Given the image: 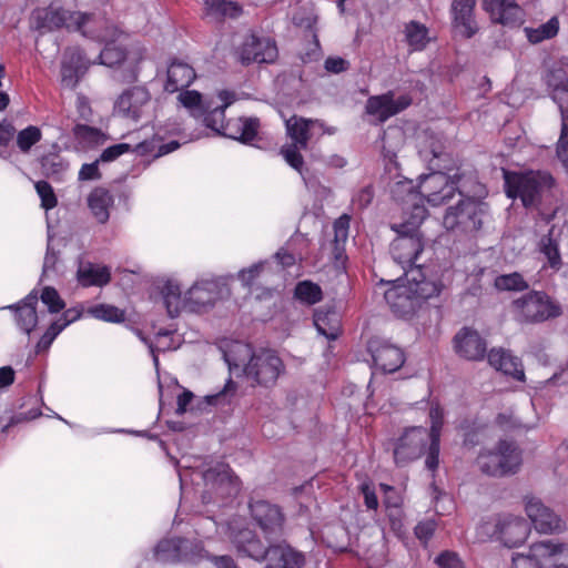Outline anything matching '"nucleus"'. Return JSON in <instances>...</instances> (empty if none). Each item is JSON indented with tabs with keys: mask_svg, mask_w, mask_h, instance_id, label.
Wrapping results in <instances>:
<instances>
[{
	"mask_svg": "<svg viewBox=\"0 0 568 568\" xmlns=\"http://www.w3.org/2000/svg\"><path fill=\"white\" fill-rule=\"evenodd\" d=\"M525 511L539 532L552 534L562 528L561 518L534 496L525 497Z\"/></svg>",
	"mask_w": 568,
	"mask_h": 568,
	"instance_id": "obj_19",
	"label": "nucleus"
},
{
	"mask_svg": "<svg viewBox=\"0 0 568 568\" xmlns=\"http://www.w3.org/2000/svg\"><path fill=\"white\" fill-rule=\"evenodd\" d=\"M440 438H428L425 448V466L428 470L435 473L439 466Z\"/></svg>",
	"mask_w": 568,
	"mask_h": 568,
	"instance_id": "obj_52",
	"label": "nucleus"
},
{
	"mask_svg": "<svg viewBox=\"0 0 568 568\" xmlns=\"http://www.w3.org/2000/svg\"><path fill=\"white\" fill-rule=\"evenodd\" d=\"M456 354L471 362L483 361L487 356V342L474 328L463 327L453 339Z\"/></svg>",
	"mask_w": 568,
	"mask_h": 568,
	"instance_id": "obj_18",
	"label": "nucleus"
},
{
	"mask_svg": "<svg viewBox=\"0 0 568 568\" xmlns=\"http://www.w3.org/2000/svg\"><path fill=\"white\" fill-rule=\"evenodd\" d=\"M427 282H415L413 285L393 284L385 294L384 298L389 305L392 312L398 317L413 315L420 300H428L439 294V290L432 284L430 291H427Z\"/></svg>",
	"mask_w": 568,
	"mask_h": 568,
	"instance_id": "obj_7",
	"label": "nucleus"
},
{
	"mask_svg": "<svg viewBox=\"0 0 568 568\" xmlns=\"http://www.w3.org/2000/svg\"><path fill=\"white\" fill-rule=\"evenodd\" d=\"M265 267L264 262H258L253 265H251L248 268H244L239 272V280L242 282V284L246 287H252L255 285L257 278L261 276V273L263 272Z\"/></svg>",
	"mask_w": 568,
	"mask_h": 568,
	"instance_id": "obj_54",
	"label": "nucleus"
},
{
	"mask_svg": "<svg viewBox=\"0 0 568 568\" xmlns=\"http://www.w3.org/2000/svg\"><path fill=\"white\" fill-rule=\"evenodd\" d=\"M428 443L427 428L412 426L404 429L393 445L394 463L397 467H405L418 459L425 453Z\"/></svg>",
	"mask_w": 568,
	"mask_h": 568,
	"instance_id": "obj_11",
	"label": "nucleus"
},
{
	"mask_svg": "<svg viewBox=\"0 0 568 568\" xmlns=\"http://www.w3.org/2000/svg\"><path fill=\"white\" fill-rule=\"evenodd\" d=\"M559 30V21L556 17L549 19L546 23L536 29H526L527 38L531 43H539L544 40L554 38Z\"/></svg>",
	"mask_w": 568,
	"mask_h": 568,
	"instance_id": "obj_42",
	"label": "nucleus"
},
{
	"mask_svg": "<svg viewBox=\"0 0 568 568\" xmlns=\"http://www.w3.org/2000/svg\"><path fill=\"white\" fill-rule=\"evenodd\" d=\"M70 324L69 320L65 318H58L54 322L51 323V325L45 331L44 335L42 336L41 341L51 344V342Z\"/></svg>",
	"mask_w": 568,
	"mask_h": 568,
	"instance_id": "obj_61",
	"label": "nucleus"
},
{
	"mask_svg": "<svg viewBox=\"0 0 568 568\" xmlns=\"http://www.w3.org/2000/svg\"><path fill=\"white\" fill-rule=\"evenodd\" d=\"M488 363L496 371L510 376L518 382H525V372L521 359L505 348H491L487 354Z\"/></svg>",
	"mask_w": 568,
	"mask_h": 568,
	"instance_id": "obj_27",
	"label": "nucleus"
},
{
	"mask_svg": "<svg viewBox=\"0 0 568 568\" xmlns=\"http://www.w3.org/2000/svg\"><path fill=\"white\" fill-rule=\"evenodd\" d=\"M231 369L243 368L245 377L254 385L272 387L285 365L277 353L270 348L253 349L251 344L236 343L225 355Z\"/></svg>",
	"mask_w": 568,
	"mask_h": 568,
	"instance_id": "obj_1",
	"label": "nucleus"
},
{
	"mask_svg": "<svg viewBox=\"0 0 568 568\" xmlns=\"http://www.w3.org/2000/svg\"><path fill=\"white\" fill-rule=\"evenodd\" d=\"M231 541L237 554L256 561L267 560L266 568H302L304 556L285 542L264 545L257 534L245 527L232 530Z\"/></svg>",
	"mask_w": 568,
	"mask_h": 568,
	"instance_id": "obj_2",
	"label": "nucleus"
},
{
	"mask_svg": "<svg viewBox=\"0 0 568 568\" xmlns=\"http://www.w3.org/2000/svg\"><path fill=\"white\" fill-rule=\"evenodd\" d=\"M182 562H199L209 559L210 555L204 549L202 541L182 538Z\"/></svg>",
	"mask_w": 568,
	"mask_h": 568,
	"instance_id": "obj_41",
	"label": "nucleus"
},
{
	"mask_svg": "<svg viewBox=\"0 0 568 568\" xmlns=\"http://www.w3.org/2000/svg\"><path fill=\"white\" fill-rule=\"evenodd\" d=\"M91 314L98 320L110 323H121L125 320V312L110 304H99L92 307Z\"/></svg>",
	"mask_w": 568,
	"mask_h": 568,
	"instance_id": "obj_45",
	"label": "nucleus"
},
{
	"mask_svg": "<svg viewBox=\"0 0 568 568\" xmlns=\"http://www.w3.org/2000/svg\"><path fill=\"white\" fill-rule=\"evenodd\" d=\"M204 114V124L213 134L207 138L223 136L239 142H252L258 136L260 120L240 116L224 123L225 110L220 106L209 109Z\"/></svg>",
	"mask_w": 568,
	"mask_h": 568,
	"instance_id": "obj_6",
	"label": "nucleus"
},
{
	"mask_svg": "<svg viewBox=\"0 0 568 568\" xmlns=\"http://www.w3.org/2000/svg\"><path fill=\"white\" fill-rule=\"evenodd\" d=\"M531 551L542 558V568H568V544L540 541L532 545Z\"/></svg>",
	"mask_w": 568,
	"mask_h": 568,
	"instance_id": "obj_28",
	"label": "nucleus"
},
{
	"mask_svg": "<svg viewBox=\"0 0 568 568\" xmlns=\"http://www.w3.org/2000/svg\"><path fill=\"white\" fill-rule=\"evenodd\" d=\"M539 251L545 255L548 266L555 272L559 271L562 266V260L559 251V244L551 236V231L544 235L539 243Z\"/></svg>",
	"mask_w": 568,
	"mask_h": 568,
	"instance_id": "obj_38",
	"label": "nucleus"
},
{
	"mask_svg": "<svg viewBox=\"0 0 568 568\" xmlns=\"http://www.w3.org/2000/svg\"><path fill=\"white\" fill-rule=\"evenodd\" d=\"M542 80L551 90L552 100L558 104L561 114V132L557 142H568V78L566 71L556 64L548 65Z\"/></svg>",
	"mask_w": 568,
	"mask_h": 568,
	"instance_id": "obj_13",
	"label": "nucleus"
},
{
	"mask_svg": "<svg viewBox=\"0 0 568 568\" xmlns=\"http://www.w3.org/2000/svg\"><path fill=\"white\" fill-rule=\"evenodd\" d=\"M151 94L145 87L136 85L122 92L115 110L126 119L139 121L150 115Z\"/></svg>",
	"mask_w": 568,
	"mask_h": 568,
	"instance_id": "obj_15",
	"label": "nucleus"
},
{
	"mask_svg": "<svg viewBox=\"0 0 568 568\" xmlns=\"http://www.w3.org/2000/svg\"><path fill=\"white\" fill-rule=\"evenodd\" d=\"M179 101L187 109L199 111L200 113L206 112L211 109L212 103L204 101L203 97L197 91H183L179 94Z\"/></svg>",
	"mask_w": 568,
	"mask_h": 568,
	"instance_id": "obj_47",
	"label": "nucleus"
},
{
	"mask_svg": "<svg viewBox=\"0 0 568 568\" xmlns=\"http://www.w3.org/2000/svg\"><path fill=\"white\" fill-rule=\"evenodd\" d=\"M480 470L494 477L515 474L521 464L520 450L514 442L499 440L495 449L483 452L477 458Z\"/></svg>",
	"mask_w": 568,
	"mask_h": 568,
	"instance_id": "obj_9",
	"label": "nucleus"
},
{
	"mask_svg": "<svg viewBox=\"0 0 568 568\" xmlns=\"http://www.w3.org/2000/svg\"><path fill=\"white\" fill-rule=\"evenodd\" d=\"M281 154L293 169L298 172L302 171L304 160L298 149V144H283Z\"/></svg>",
	"mask_w": 568,
	"mask_h": 568,
	"instance_id": "obj_53",
	"label": "nucleus"
},
{
	"mask_svg": "<svg viewBox=\"0 0 568 568\" xmlns=\"http://www.w3.org/2000/svg\"><path fill=\"white\" fill-rule=\"evenodd\" d=\"M494 286L498 291L508 292H524L529 288L528 282L518 272L496 276Z\"/></svg>",
	"mask_w": 568,
	"mask_h": 568,
	"instance_id": "obj_39",
	"label": "nucleus"
},
{
	"mask_svg": "<svg viewBox=\"0 0 568 568\" xmlns=\"http://www.w3.org/2000/svg\"><path fill=\"white\" fill-rule=\"evenodd\" d=\"M204 3L211 14L219 17L236 18L242 13V8L237 2L229 0H204Z\"/></svg>",
	"mask_w": 568,
	"mask_h": 568,
	"instance_id": "obj_43",
	"label": "nucleus"
},
{
	"mask_svg": "<svg viewBox=\"0 0 568 568\" xmlns=\"http://www.w3.org/2000/svg\"><path fill=\"white\" fill-rule=\"evenodd\" d=\"M483 8L494 23L516 27L521 22V9L515 0H484Z\"/></svg>",
	"mask_w": 568,
	"mask_h": 568,
	"instance_id": "obj_26",
	"label": "nucleus"
},
{
	"mask_svg": "<svg viewBox=\"0 0 568 568\" xmlns=\"http://www.w3.org/2000/svg\"><path fill=\"white\" fill-rule=\"evenodd\" d=\"M247 507L252 523L260 528L268 542L278 540L284 535L286 516L280 505L252 496Z\"/></svg>",
	"mask_w": 568,
	"mask_h": 568,
	"instance_id": "obj_8",
	"label": "nucleus"
},
{
	"mask_svg": "<svg viewBox=\"0 0 568 568\" xmlns=\"http://www.w3.org/2000/svg\"><path fill=\"white\" fill-rule=\"evenodd\" d=\"M240 57L243 64L271 63L277 57V47L271 38L250 34L242 44Z\"/></svg>",
	"mask_w": 568,
	"mask_h": 568,
	"instance_id": "obj_20",
	"label": "nucleus"
},
{
	"mask_svg": "<svg viewBox=\"0 0 568 568\" xmlns=\"http://www.w3.org/2000/svg\"><path fill=\"white\" fill-rule=\"evenodd\" d=\"M39 296L36 291L29 293L21 303L10 306L14 310L17 325L24 332L30 333L38 323L37 304Z\"/></svg>",
	"mask_w": 568,
	"mask_h": 568,
	"instance_id": "obj_30",
	"label": "nucleus"
},
{
	"mask_svg": "<svg viewBox=\"0 0 568 568\" xmlns=\"http://www.w3.org/2000/svg\"><path fill=\"white\" fill-rule=\"evenodd\" d=\"M367 352L374 367L384 374L397 372L406 361L405 353L399 346L381 337H372L367 342Z\"/></svg>",
	"mask_w": 568,
	"mask_h": 568,
	"instance_id": "obj_14",
	"label": "nucleus"
},
{
	"mask_svg": "<svg viewBox=\"0 0 568 568\" xmlns=\"http://www.w3.org/2000/svg\"><path fill=\"white\" fill-rule=\"evenodd\" d=\"M486 215V204L474 197L459 200L456 206H449L443 219V225L448 231L473 233L483 225Z\"/></svg>",
	"mask_w": 568,
	"mask_h": 568,
	"instance_id": "obj_10",
	"label": "nucleus"
},
{
	"mask_svg": "<svg viewBox=\"0 0 568 568\" xmlns=\"http://www.w3.org/2000/svg\"><path fill=\"white\" fill-rule=\"evenodd\" d=\"M74 138L82 142H103L109 139H114L100 129L87 124H77L73 128Z\"/></svg>",
	"mask_w": 568,
	"mask_h": 568,
	"instance_id": "obj_46",
	"label": "nucleus"
},
{
	"mask_svg": "<svg viewBox=\"0 0 568 568\" xmlns=\"http://www.w3.org/2000/svg\"><path fill=\"white\" fill-rule=\"evenodd\" d=\"M36 191L41 200V207L45 211L52 210L58 205V199L51 184L47 181H38L34 184Z\"/></svg>",
	"mask_w": 568,
	"mask_h": 568,
	"instance_id": "obj_49",
	"label": "nucleus"
},
{
	"mask_svg": "<svg viewBox=\"0 0 568 568\" xmlns=\"http://www.w3.org/2000/svg\"><path fill=\"white\" fill-rule=\"evenodd\" d=\"M539 555H521L516 554L513 556V568H542L541 562L537 559Z\"/></svg>",
	"mask_w": 568,
	"mask_h": 568,
	"instance_id": "obj_58",
	"label": "nucleus"
},
{
	"mask_svg": "<svg viewBox=\"0 0 568 568\" xmlns=\"http://www.w3.org/2000/svg\"><path fill=\"white\" fill-rule=\"evenodd\" d=\"M194 79L195 72L191 65L173 61L168 68L164 89L170 93H174L187 88Z\"/></svg>",
	"mask_w": 568,
	"mask_h": 568,
	"instance_id": "obj_32",
	"label": "nucleus"
},
{
	"mask_svg": "<svg viewBox=\"0 0 568 568\" xmlns=\"http://www.w3.org/2000/svg\"><path fill=\"white\" fill-rule=\"evenodd\" d=\"M426 207H415L413 215L404 217L400 223H392L390 229L397 237L390 244V254L404 271L412 267L424 250L423 234L419 227L427 217Z\"/></svg>",
	"mask_w": 568,
	"mask_h": 568,
	"instance_id": "obj_3",
	"label": "nucleus"
},
{
	"mask_svg": "<svg viewBox=\"0 0 568 568\" xmlns=\"http://www.w3.org/2000/svg\"><path fill=\"white\" fill-rule=\"evenodd\" d=\"M529 524L521 517L505 516L496 524L497 538L508 548L524 544L529 535Z\"/></svg>",
	"mask_w": 568,
	"mask_h": 568,
	"instance_id": "obj_22",
	"label": "nucleus"
},
{
	"mask_svg": "<svg viewBox=\"0 0 568 568\" xmlns=\"http://www.w3.org/2000/svg\"><path fill=\"white\" fill-rule=\"evenodd\" d=\"M111 278L110 267L99 266L91 262L81 264L77 271V280L83 287H102L108 285Z\"/></svg>",
	"mask_w": 568,
	"mask_h": 568,
	"instance_id": "obj_33",
	"label": "nucleus"
},
{
	"mask_svg": "<svg viewBox=\"0 0 568 568\" xmlns=\"http://www.w3.org/2000/svg\"><path fill=\"white\" fill-rule=\"evenodd\" d=\"M390 196L394 202L403 206V219L413 215L415 207H425L419 192V186L413 180L402 179L389 186Z\"/></svg>",
	"mask_w": 568,
	"mask_h": 568,
	"instance_id": "obj_24",
	"label": "nucleus"
},
{
	"mask_svg": "<svg viewBox=\"0 0 568 568\" xmlns=\"http://www.w3.org/2000/svg\"><path fill=\"white\" fill-rule=\"evenodd\" d=\"M41 138V130L30 125L18 133L16 142H39Z\"/></svg>",
	"mask_w": 568,
	"mask_h": 568,
	"instance_id": "obj_64",
	"label": "nucleus"
},
{
	"mask_svg": "<svg viewBox=\"0 0 568 568\" xmlns=\"http://www.w3.org/2000/svg\"><path fill=\"white\" fill-rule=\"evenodd\" d=\"M422 200L434 206L447 203L457 192V183L443 172H433L419 185Z\"/></svg>",
	"mask_w": 568,
	"mask_h": 568,
	"instance_id": "obj_17",
	"label": "nucleus"
},
{
	"mask_svg": "<svg viewBox=\"0 0 568 568\" xmlns=\"http://www.w3.org/2000/svg\"><path fill=\"white\" fill-rule=\"evenodd\" d=\"M125 55L126 53L124 49L111 43L105 45V48L100 52L99 59L101 64L113 67L124 61Z\"/></svg>",
	"mask_w": 568,
	"mask_h": 568,
	"instance_id": "obj_50",
	"label": "nucleus"
},
{
	"mask_svg": "<svg viewBox=\"0 0 568 568\" xmlns=\"http://www.w3.org/2000/svg\"><path fill=\"white\" fill-rule=\"evenodd\" d=\"M222 287L215 281H201L193 284L185 293L183 307L191 312H200L206 306H212L222 297Z\"/></svg>",
	"mask_w": 568,
	"mask_h": 568,
	"instance_id": "obj_21",
	"label": "nucleus"
},
{
	"mask_svg": "<svg viewBox=\"0 0 568 568\" xmlns=\"http://www.w3.org/2000/svg\"><path fill=\"white\" fill-rule=\"evenodd\" d=\"M476 2L477 0H453L450 4L453 26L466 39L473 38L478 32L475 20Z\"/></svg>",
	"mask_w": 568,
	"mask_h": 568,
	"instance_id": "obj_25",
	"label": "nucleus"
},
{
	"mask_svg": "<svg viewBox=\"0 0 568 568\" xmlns=\"http://www.w3.org/2000/svg\"><path fill=\"white\" fill-rule=\"evenodd\" d=\"M510 308L519 324L536 325L556 320L562 315L560 303L545 291L531 290L515 298Z\"/></svg>",
	"mask_w": 568,
	"mask_h": 568,
	"instance_id": "obj_5",
	"label": "nucleus"
},
{
	"mask_svg": "<svg viewBox=\"0 0 568 568\" xmlns=\"http://www.w3.org/2000/svg\"><path fill=\"white\" fill-rule=\"evenodd\" d=\"M181 287L179 284L168 281L162 287V296L168 315L171 318L178 317L183 306L181 298Z\"/></svg>",
	"mask_w": 568,
	"mask_h": 568,
	"instance_id": "obj_36",
	"label": "nucleus"
},
{
	"mask_svg": "<svg viewBox=\"0 0 568 568\" xmlns=\"http://www.w3.org/2000/svg\"><path fill=\"white\" fill-rule=\"evenodd\" d=\"M430 427L427 429L428 438H440L444 426V409L439 404L432 405L429 408Z\"/></svg>",
	"mask_w": 568,
	"mask_h": 568,
	"instance_id": "obj_51",
	"label": "nucleus"
},
{
	"mask_svg": "<svg viewBox=\"0 0 568 568\" xmlns=\"http://www.w3.org/2000/svg\"><path fill=\"white\" fill-rule=\"evenodd\" d=\"M359 490L364 497V504L369 510H377L378 508V498L375 491L374 486L371 483H363L359 486Z\"/></svg>",
	"mask_w": 568,
	"mask_h": 568,
	"instance_id": "obj_59",
	"label": "nucleus"
},
{
	"mask_svg": "<svg viewBox=\"0 0 568 568\" xmlns=\"http://www.w3.org/2000/svg\"><path fill=\"white\" fill-rule=\"evenodd\" d=\"M114 204L112 193L103 187L95 186L87 197V205L99 224H106L110 219V209Z\"/></svg>",
	"mask_w": 568,
	"mask_h": 568,
	"instance_id": "obj_29",
	"label": "nucleus"
},
{
	"mask_svg": "<svg viewBox=\"0 0 568 568\" xmlns=\"http://www.w3.org/2000/svg\"><path fill=\"white\" fill-rule=\"evenodd\" d=\"M462 429H464V445L467 447H475L480 443L481 433L484 429L483 425H478L476 423L463 424Z\"/></svg>",
	"mask_w": 568,
	"mask_h": 568,
	"instance_id": "obj_56",
	"label": "nucleus"
},
{
	"mask_svg": "<svg viewBox=\"0 0 568 568\" xmlns=\"http://www.w3.org/2000/svg\"><path fill=\"white\" fill-rule=\"evenodd\" d=\"M182 537L160 540L154 548V558L161 564L182 562Z\"/></svg>",
	"mask_w": 568,
	"mask_h": 568,
	"instance_id": "obj_35",
	"label": "nucleus"
},
{
	"mask_svg": "<svg viewBox=\"0 0 568 568\" xmlns=\"http://www.w3.org/2000/svg\"><path fill=\"white\" fill-rule=\"evenodd\" d=\"M294 296L302 303L314 305L322 300L323 292L320 285L311 281H302L296 284Z\"/></svg>",
	"mask_w": 568,
	"mask_h": 568,
	"instance_id": "obj_40",
	"label": "nucleus"
},
{
	"mask_svg": "<svg viewBox=\"0 0 568 568\" xmlns=\"http://www.w3.org/2000/svg\"><path fill=\"white\" fill-rule=\"evenodd\" d=\"M336 129L334 126H327L318 120H308V140L321 139L323 134H334Z\"/></svg>",
	"mask_w": 568,
	"mask_h": 568,
	"instance_id": "obj_60",
	"label": "nucleus"
},
{
	"mask_svg": "<svg viewBox=\"0 0 568 568\" xmlns=\"http://www.w3.org/2000/svg\"><path fill=\"white\" fill-rule=\"evenodd\" d=\"M90 62L79 48H67L61 61V82L65 88L74 89L84 75Z\"/></svg>",
	"mask_w": 568,
	"mask_h": 568,
	"instance_id": "obj_23",
	"label": "nucleus"
},
{
	"mask_svg": "<svg viewBox=\"0 0 568 568\" xmlns=\"http://www.w3.org/2000/svg\"><path fill=\"white\" fill-rule=\"evenodd\" d=\"M286 131L293 142L308 141V119L293 115L286 120Z\"/></svg>",
	"mask_w": 568,
	"mask_h": 568,
	"instance_id": "obj_44",
	"label": "nucleus"
},
{
	"mask_svg": "<svg viewBox=\"0 0 568 568\" xmlns=\"http://www.w3.org/2000/svg\"><path fill=\"white\" fill-rule=\"evenodd\" d=\"M40 300L52 314L60 313L65 307L64 301L61 298L58 291L52 286L43 287L40 294Z\"/></svg>",
	"mask_w": 568,
	"mask_h": 568,
	"instance_id": "obj_48",
	"label": "nucleus"
},
{
	"mask_svg": "<svg viewBox=\"0 0 568 568\" xmlns=\"http://www.w3.org/2000/svg\"><path fill=\"white\" fill-rule=\"evenodd\" d=\"M437 528V523L434 519H425L420 520L414 528V532L416 538L423 542L427 544L430 538L434 536L435 530Z\"/></svg>",
	"mask_w": 568,
	"mask_h": 568,
	"instance_id": "obj_55",
	"label": "nucleus"
},
{
	"mask_svg": "<svg viewBox=\"0 0 568 568\" xmlns=\"http://www.w3.org/2000/svg\"><path fill=\"white\" fill-rule=\"evenodd\" d=\"M504 179L507 196L509 199H520L526 209L538 206L541 203L544 192L549 191L555 185L552 175L544 171H505Z\"/></svg>",
	"mask_w": 568,
	"mask_h": 568,
	"instance_id": "obj_4",
	"label": "nucleus"
},
{
	"mask_svg": "<svg viewBox=\"0 0 568 568\" xmlns=\"http://www.w3.org/2000/svg\"><path fill=\"white\" fill-rule=\"evenodd\" d=\"M351 216L343 214L333 224L334 239L332 241V256L338 266H345L347 262L346 243L348 239Z\"/></svg>",
	"mask_w": 568,
	"mask_h": 568,
	"instance_id": "obj_31",
	"label": "nucleus"
},
{
	"mask_svg": "<svg viewBox=\"0 0 568 568\" xmlns=\"http://www.w3.org/2000/svg\"><path fill=\"white\" fill-rule=\"evenodd\" d=\"M87 19V14L71 12L55 4L38 8L31 16L33 27L41 32L52 31L62 27L80 30Z\"/></svg>",
	"mask_w": 568,
	"mask_h": 568,
	"instance_id": "obj_12",
	"label": "nucleus"
},
{
	"mask_svg": "<svg viewBox=\"0 0 568 568\" xmlns=\"http://www.w3.org/2000/svg\"><path fill=\"white\" fill-rule=\"evenodd\" d=\"M412 101L408 94L395 99L394 92L388 91L384 94L369 97L365 104V111L368 115L374 116L378 123H384L407 109Z\"/></svg>",
	"mask_w": 568,
	"mask_h": 568,
	"instance_id": "obj_16",
	"label": "nucleus"
},
{
	"mask_svg": "<svg viewBox=\"0 0 568 568\" xmlns=\"http://www.w3.org/2000/svg\"><path fill=\"white\" fill-rule=\"evenodd\" d=\"M131 144H111L108 149H105L101 155L100 161L109 162L113 161L125 152L130 151Z\"/></svg>",
	"mask_w": 568,
	"mask_h": 568,
	"instance_id": "obj_62",
	"label": "nucleus"
},
{
	"mask_svg": "<svg viewBox=\"0 0 568 568\" xmlns=\"http://www.w3.org/2000/svg\"><path fill=\"white\" fill-rule=\"evenodd\" d=\"M99 160L92 163H84L79 171L80 181H92L101 179V172L98 166Z\"/></svg>",
	"mask_w": 568,
	"mask_h": 568,
	"instance_id": "obj_63",
	"label": "nucleus"
},
{
	"mask_svg": "<svg viewBox=\"0 0 568 568\" xmlns=\"http://www.w3.org/2000/svg\"><path fill=\"white\" fill-rule=\"evenodd\" d=\"M435 562L439 568H466L458 554L450 550L442 551Z\"/></svg>",
	"mask_w": 568,
	"mask_h": 568,
	"instance_id": "obj_57",
	"label": "nucleus"
},
{
	"mask_svg": "<svg viewBox=\"0 0 568 568\" xmlns=\"http://www.w3.org/2000/svg\"><path fill=\"white\" fill-rule=\"evenodd\" d=\"M404 33L406 42L415 51L423 50L429 42L428 29L420 22H408L405 26Z\"/></svg>",
	"mask_w": 568,
	"mask_h": 568,
	"instance_id": "obj_37",
	"label": "nucleus"
},
{
	"mask_svg": "<svg viewBox=\"0 0 568 568\" xmlns=\"http://www.w3.org/2000/svg\"><path fill=\"white\" fill-rule=\"evenodd\" d=\"M314 325L317 331L328 339H336L341 334V317L338 312L332 307L316 310Z\"/></svg>",
	"mask_w": 568,
	"mask_h": 568,
	"instance_id": "obj_34",
	"label": "nucleus"
}]
</instances>
